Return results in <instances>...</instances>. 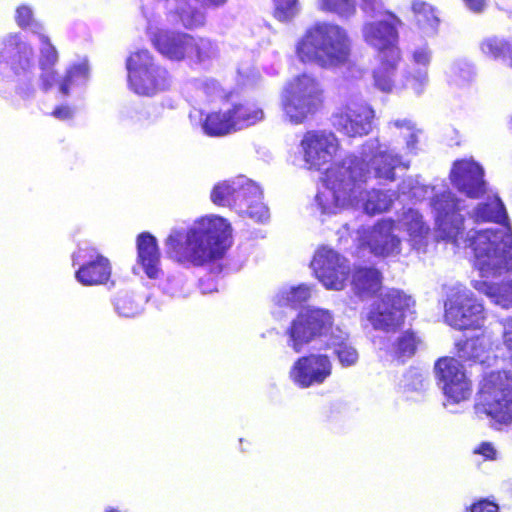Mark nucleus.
Segmentation results:
<instances>
[{"instance_id": "nucleus-1", "label": "nucleus", "mask_w": 512, "mask_h": 512, "mask_svg": "<svg viewBox=\"0 0 512 512\" xmlns=\"http://www.w3.org/2000/svg\"><path fill=\"white\" fill-rule=\"evenodd\" d=\"M463 210V228L458 241H450L458 248L470 247L475 257V267L482 280H475L473 286L502 307H512V280L495 284L489 278L500 276L512 270V232L505 223L507 214L500 198L488 195L485 202L478 203L472 210L468 202Z\"/></svg>"}, {"instance_id": "nucleus-2", "label": "nucleus", "mask_w": 512, "mask_h": 512, "mask_svg": "<svg viewBox=\"0 0 512 512\" xmlns=\"http://www.w3.org/2000/svg\"><path fill=\"white\" fill-rule=\"evenodd\" d=\"M368 179L369 170L364 169L355 157L332 162L322 172L315 206L323 215H336L350 208H362L368 215L388 211L395 193L379 189L365 191Z\"/></svg>"}, {"instance_id": "nucleus-3", "label": "nucleus", "mask_w": 512, "mask_h": 512, "mask_svg": "<svg viewBox=\"0 0 512 512\" xmlns=\"http://www.w3.org/2000/svg\"><path fill=\"white\" fill-rule=\"evenodd\" d=\"M230 224L222 217L209 215L190 226L171 230L165 245L167 254L184 265L202 266L221 258L230 245Z\"/></svg>"}, {"instance_id": "nucleus-4", "label": "nucleus", "mask_w": 512, "mask_h": 512, "mask_svg": "<svg viewBox=\"0 0 512 512\" xmlns=\"http://www.w3.org/2000/svg\"><path fill=\"white\" fill-rule=\"evenodd\" d=\"M284 336L286 346L294 353L299 354L317 341L325 339L342 367L355 366L359 361L357 349L349 342V333L334 326L333 313L327 309H302L285 329Z\"/></svg>"}, {"instance_id": "nucleus-5", "label": "nucleus", "mask_w": 512, "mask_h": 512, "mask_svg": "<svg viewBox=\"0 0 512 512\" xmlns=\"http://www.w3.org/2000/svg\"><path fill=\"white\" fill-rule=\"evenodd\" d=\"M0 51V95L14 106L35 96L34 51L20 34L4 37Z\"/></svg>"}, {"instance_id": "nucleus-6", "label": "nucleus", "mask_w": 512, "mask_h": 512, "mask_svg": "<svg viewBox=\"0 0 512 512\" xmlns=\"http://www.w3.org/2000/svg\"><path fill=\"white\" fill-rule=\"evenodd\" d=\"M352 40L348 31L332 22L310 26L295 44L297 59L304 64L335 69L349 64Z\"/></svg>"}, {"instance_id": "nucleus-7", "label": "nucleus", "mask_w": 512, "mask_h": 512, "mask_svg": "<svg viewBox=\"0 0 512 512\" xmlns=\"http://www.w3.org/2000/svg\"><path fill=\"white\" fill-rule=\"evenodd\" d=\"M503 343L510 369L484 375L475 405L476 413L490 418L496 428L512 424V318L503 323Z\"/></svg>"}, {"instance_id": "nucleus-8", "label": "nucleus", "mask_w": 512, "mask_h": 512, "mask_svg": "<svg viewBox=\"0 0 512 512\" xmlns=\"http://www.w3.org/2000/svg\"><path fill=\"white\" fill-rule=\"evenodd\" d=\"M398 197L415 201L429 198L439 237L445 241H458L463 228L461 212L465 210L466 204L452 191L423 185L417 177H407L399 185Z\"/></svg>"}, {"instance_id": "nucleus-9", "label": "nucleus", "mask_w": 512, "mask_h": 512, "mask_svg": "<svg viewBox=\"0 0 512 512\" xmlns=\"http://www.w3.org/2000/svg\"><path fill=\"white\" fill-rule=\"evenodd\" d=\"M211 200L219 206H228L241 215L264 222L269 218V211L262 202L261 188L244 176L223 181L214 186Z\"/></svg>"}, {"instance_id": "nucleus-10", "label": "nucleus", "mask_w": 512, "mask_h": 512, "mask_svg": "<svg viewBox=\"0 0 512 512\" xmlns=\"http://www.w3.org/2000/svg\"><path fill=\"white\" fill-rule=\"evenodd\" d=\"M38 38L40 41L39 66L41 69L38 82L41 89L47 91L56 87L59 94L64 97L77 93L80 88L86 85L89 79L87 61L83 60L70 65L65 75L59 76L54 70L58 61V53L55 47L43 32L38 35Z\"/></svg>"}, {"instance_id": "nucleus-11", "label": "nucleus", "mask_w": 512, "mask_h": 512, "mask_svg": "<svg viewBox=\"0 0 512 512\" xmlns=\"http://www.w3.org/2000/svg\"><path fill=\"white\" fill-rule=\"evenodd\" d=\"M323 101L320 82L310 74L293 77L281 93V108L287 121L301 124L315 113Z\"/></svg>"}, {"instance_id": "nucleus-12", "label": "nucleus", "mask_w": 512, "mask_h": 512, "mask_svg": "<svg viewBox=\"0 0 512 512\" xmlns=\"http://www.w3.org/2000/svg\"><path fill=\"white\" fill-rule=\"evenodd\" d=\"M128 84L138 95L153 96L171 85L169 72L155 63L146 49L138 50L127 58Z\"/></svg>"}, {"instance_id": "nucleus-13", "label": "nucleus", "mask_w": 512, "mask_h": 512, "mask_svg": "<svg viewBox=\"0 0 512 512\" xmlns=\"http://www.w3.org/2000/svg\"><path fill=\"white\" fill-rule=\"evenodd\" d=\"M142 12L149 22H157L163 12L172 24H178L188 30L203 27L206 12L199 7L198 0H141Z\"/></svg>"}, {"instance_id": "nucleus-14", "label": "nucleus", "mask_w": 512, "mask_h": 512, "mask_svg": "<svg viewBox=\"0 0 512 512\" xmlns=\"http://www.w3.org/2000/svg\"><path fill=\"white\" fill-rule=\"evenodd\" d=\"M486 314L473 293L462 286L452 288L445 302V321L458 330L481 329Z\"/></svg>"}, {"instance_id": "nucleus-15", "label": "nucleus", "mask_w": 512, "mask_h": 512, "mask_svg": "<svg viewBox=\"0 0 512 512\" xmlns=\"http://www.w3.org/2000/svg\"><path fill=\"white\" fill-rule=\"evenodd\" d=\"M413 306L414 300L409 295L397 289H389L372 304L367 320L375 329L394 331L403 324Z\"/></svg>"}, {"instance_id": "nucleus-16", "label": "nucleus", "mask_w": 512, "mask_h": 512, "mask_svg": "<svg viewBox=\"0 0 512 512\" xmlns=\"http://www.w3.org/2000/svg\"><path fill=\"white\" fill-rule=\"evenodd\" d=\"M346 157H355L357 161L366 170H369V178L373 175L380 180L393 181L395 179V169L398 167H409V162L403 155L394 153V150L385 144H381L378 139H370L363 146L361 156L354 154Z\"/></svg>"}, {"instance_id": "nucleus-17", "label": "nucleus", "mask_w": 512, "mask_h": 512, "mask_svg": "<svg viewBox=\"0 0 512 512\" xmlns=\"http://www.w3.org/2000/svg\"><path fill=\"white\" fill-rule=\"evenodd\" d=\"M340 149L337 136L326 130L307 131L299 144L304 166L310 170L320 171L331 163Z\"/></svg>"}, {"instance_id": "nucleus-18", "label": "nucleus", "mask_w": 512, "mask_h": 512, "mask_svg": "<svg viewBox=\"0 0 512 512\" xmlns=\"http://www.w3.org/2000/svg\"><path fill=\"white\" fill-rule=\"evenodd\" d=\"M333 372V360L322 352H311L298 357L291 365L288 376L302 389L323 385Z\"/></svg>"}, {"instance_id": "nucleus-19", "label": "nucleus", "mask_w": 512, "mask_h": 512, "mask_svg": "<svg viewBox=\"0 0 512 512\" xmlns=\"http://www.w3.org/2000/svg\"><path fill=\"white\" fill-rule=\"evenodd\" d=\"M435 377L445 397L460 403L472 394V381L463 365L454 357H442L434 365Z\"/></svg>"}, {"instance_id": "nucleus-20", "label": "nucleus", "mask_w": 512, "mask_h": 512, "mask_svg": "<svg viewBox=\"0 0 512 512\" xmlns=\"http://www.w3.org/2000/svg\"><path fill=\"white\" fill-rule=\"evenodd\" d=\"M316 278L329 290L340 291L346 286L350 273L349 261L328 246L320 247L311 262Z\"/></svg>"}, {"instance_id": "nucleus-21", "label": "nucleus", "mask_w": 512, "mask_h": 512, "mask_svg": "<svg viewBox=\"0 0 512 512\" xmlns=\"http://www.w3.org/2000/svg\"><path fill=\"white\" fill-rule=\"evenodd\" d=\"M73 265L79 266L75 278L83 286L105 285L112 274L109 259L88 244L80 246L73 254Z\"/></svg>"}, {"instance_id": "nucleus-22", "label": "nucleus", "mask_w": 512, "mask_h": 512, "mask_svg": "<svg viewBox=\"0 0 512 512\" xmlns=\"http://www.w3.org/2000/svg\"><path fill=\"white\" fill-rule=\"evenodd\" d=\"M401 20L394 14H387L376 19H367L361 29L363 40L378 51L379 55L391 54L398 47V26Z\"/></svg>"}, {"instance_id": "nucleus-23", "label": "nucleus", "mask_w": 512, "mask_h": 512, "mask_svg": "<svg viewBox=\"0 0 512 512\" xmlns=\"http://www.w3.org/2000/svg\"><path fill=\"white\" fill-rule=\"evenodd\" d=\"M374 110L365 102L350 99L333 114V125L348 137L367 135L372 129Z\"/></svg>"}, {"instance_id": "nucleus-24", "label": "nucleus", "mask_w": 512, "mask_h": 512, "mask_svg": "<svg viewBox=\"0 0 512 512\" xmlns=\"http://www.w3.org/2000/svg\"><path fill=\"white\" fill-rule=\"evenodd\" d=\"M397 231L399 230L396 221L392 218H384L365 231L361 241L375 256H396L402 250V240L397 235Z\"/></svg>"}, {"instance_id": "nucleus-25", "label": "nucleus", "mask_w": 512, "mask_h": 512, "mask_svg": "<svg viewBox=\"0 0 512 512\" xmlns=\"http://www.w3.org/2000/svg\"><path fill=\"white\" fill-rule=\"evenodd\" d=\"M450 180L458 191L470 198H479L487 192L484 169L473 158H464L453 163Z\"/></svg>"}, {"instance_id": "nucleus-26", "label": "nucleus", "mask_w": 512, "mask_h": 512, "mask_svg": "<svg viewBox=\"0 0 512 512\" xmlns=\"http://www.w3.org/2000/svg\"><path fill=\"white\" fill-rule=\"evenodd\" d=\"M148 30L154 47L162 56L177 62L189 58L192 35L164 29L153 32L151 25L148 26Z\"/></svg>"}, {"instance_id": "nucleus-27", "label": "nucleus", "mask_w": 512, "mask_h": 512, "mask_svg": "<svg viewBox=\"0 0 512 512\" xmlns=\"http://www.w3.org/2000/svg\"><path fill=\"white\" fill-rule=\"evenodd\" d=\"M491 333L487 330L480 335L470 337L457 343V354L460 359L482 367H490L497 360Z\"/></svg>"}, {"instance_id": "nucleus-28", "label": "nucleus", "mask_w": 512, "mask_h": 512, "mask_svg": "<svg viewBox=\"0 0 512 512\" xmlns=\"http://www.w3.org/2000/svg\"><path fill=\"white\" fill-rule=\"evenodd\" d=\"M398 230L406 232L407 241L417 251H424L428 245L430 227L418 210L408 208L395 220Z\"/></svg>"}, {"instance_id": "nucleus-29", "label": "nucleus", "mask_w": 512, "mask_h": 512, "mask_svg": "<svg viewBox=\"0 0 512 512\" xmlns=\"http://www.w3.org/2000/svg\"><path fill=\"white\" fill-rule=\"evenodd\" d=\"M401 61V51L393 50L391 54L379 55V65L373 69V85L381 92L391 93L402 87L396 81L398 66Z\"/></svg>"}, {"instance_id": "nucleus-30", "label": "nucleus", "mask_w": 512, "mask_h": 512, "mask_svg": "<svg viewBox=\"0 0 512 512\" xmlns=\"http://www.w3.org/2000/svg\"><path fill=\"white\" fill-rule=\"evenodd\" d=\"M138 266L149 278H158L161 274L160 253L157 241L149 233H142L137 238Z\"/></svg>"}, {"instance_id": "nucleus-31", "label": "nucleus", "mask_w": 512, "mask_h": 512, "mask_svg": "<svg viewBox=\"0 0 512 512\" xmlns=\"http://www.w3.org/2000/svg\"><path fill=\"white\" fill-rule=\"evenodd\" d=\"M198 124L208 136H225L235 132L230 108L207 114L200 113Z\"/></svg>"}, {"instance_id": "nucleus-32", "label": "nucleus", "mask_w": 512, "mask_h": 512, "mask_svg": "<svg viewBox=\"0 0 512 512\" xmlns=\"http://www.w3.org/2000/svg\"><path fill=\"white\" fill-rule=\"evenodd\" d=\"M351 284L354 292L360 297L371 296L381 288L382 275L373 267H355Z\"/></svg>"}, {"instance_id": "nucleus-33", "label": "nucleus", "mask_w": 512, "mask_h": 512, "mask_svg": "<svg viewBox=\"0 0 512 512\" xmlns=\"http://www.w3.org/2000/svg\"><path fill=\"white\" fill-rule=\"evenodd\" d=\"M229 108L235 132L256 125L265 117L262 107L251 101L234 103Z\"/></svg>"}, {"instance_id": "nucleus-34", "label": "nucleus", "mask_w": 512, "mask_h": 512, "mask_svg": "<svg viewBox=\"0 0 512 512\" xmlns=\"http://www.w3.org/2000/svg\"><path fill=\"white\" fill-rule=\"evenodd\" d=\"M479 48L486 57L502 60L512 67V36H488L480 42Z\"/></svg>"}, {"instance_id": "nucleus-35", "label": "nucleus", "mask_w": 512, "mask_h": 512, "mask_svg": "<svg viewBox=\"0 0 512 512\" xmlns=\"http://www.w3.org/2000/svg\"><path fill=\"white\" fill-rule=\"evenodd\" d=\"M412 11L418 29L428 37L434 36L438 30L439 19L433 7L426 2L414 0L412 2Z\"/></svg>"}, {"instance_id": "nucleus-36", "label": "nucleus", "mask_w": 512, "mask_h": 512, "mask_svg": "<svg viewBox=\"0 0 512 512\" xmlns=\"http://www.w3.org/2000/svg\"><path fill=\"white\" fill-rule=\"evenodd\" d=\"M311 296V287L306 284L297 286H282L274 294L272 301L279 307H295Z\"/></svg>"}, {"instance_id": "nucleus-37", "label": "nucleus", "mask_w": 512, "mask_h": 512, "mask_svg": "<svg viewBox=\"0 0 512 512\" xmlns=\"http://www.w3.org/2000/svg\"><path fill=\"white\" fill-rule=\"evenodd\" d=\"M390 126L397 129L399 137L403 138L405 141V145L402 148L404 155H416L419 150L422 130L408 119L395 120L390 123Z\"/></svg>"}, {"instance_id": "nucleus-38", "label": "nucleus", "mask_w": 512, "mask_h": 512, "mask_svg": "<svg viewBox=\"0 0 512 512\" xmlns=\"http://www.w3.org/2000/svg\"><path fill=\"white\" fill-rule=\"evenodd\" d=\"M191 42L192 47L188 60L201 66H207L212 60L217 58L219 49L212 40L192 35Z\"/></svg>"}, {"instance_id": "nucleus-39", "label": "nucleus", "mask_w": 512, "mask_h": 512, "mask_svg": "<svg viewBox=\"0 0 512 512\" xmlns=\"http://www.w3.org/2000/svg\"><path fill=\"white\" fill-rule=\"evenodd\" d=\"M186 89L196 100L210 99L219 96L222 92L219 82L209 77L190 80L187 83Z\"/></svg>"}, {"instance_id": "nucleus-40", "label": "nucleus", "mask_w": 512, "mask_h": 512, "mask_svg": "<svg viewBox=\"0 0 512 512\" xmlns=\"http://www.w3.org/2000/svg\"><path fill=\"white\" fill-rule=\"evenodd\" d=\"M144 299L127 291H120L114 299V308L119 316L135 317L143 310Z\"/></svg>"}, {"instance_id": "nucleus-41", "label": "nucleus", "mask_w": 512, "mask_h": 512, "mask_svg": "<svg viewBox=\"0 0 512 512\" xmlns=\"http://www.w3.org/2000/svg\"><path fill=\"white\" fill-rule=\"evenodd\" d=\"M405 84L404 87H407L413 91L416 95H422L427 89L430 79H429V67L427 66H418L411 65L409 63L408 68L405 72Z\"/></svg>"}, {"instance_id": "nucleus-42", "label": "nucleus", "mask_w": 512, "mask_h": 512, "mask_svg": "<svg viewBox=\"0 0 512 512\" xmlns=\"http://www.w3.org/2000/svg\"><path fill=\"white\" fill-rule=\"evenodd\" d=\"M317 7L320 11L332 13L341 19H351L357 13L355 0H317Z\"/></svg>"}, {"instance_id": "nucleus-43", "label": "nucleus", "mask_w": 512, "mask_h": 512, "mask_svg": "<svg viewBox=\"0 0 512 512\" xmlns=\"http://www.w3.org/2000/svg\"><path fill=\"white\" fill-rule=\"evenodd\" d=\"M419 344V339L413 331L407 330L397 337L387 348L388 352L397 358L411 357Z\"/></svg>"}, {"instance_id": "nucleus-44", "label": "nucleus", "mask_w": 512, "mask_h": 512, "mask_svg": "<svg viewBox=\"0 0 512 512\" xmlns=\"http://www.w3.org/2000/svg\"><path fill=\"white\" fill-rule=\"evenodd\" d=\"M273 15L282 23L292 22L300 13L299 0H273Z\"/></svg>"}, {"instance_id": "nucleus-45", "label": "nucleus", "mask_w": 512, "mask_h": 512, "mask_svg": "<svg viewBox=\"0 0 512 512\" xmlns=\"http://www.w3.org/2000/svg\"><path fill=\"white\" fill-rule=\"evenodd\" d=\"M15 20L18 26L29 29L34 34L39 35L44 31L43 25L34 18L33 10L28 5L23 4L17 7Z\"/></svg>"}, {"instance_id": "nucleus-46", "label": "nucleus", "mask_w": 512, "mask_h": 512, "mask_svg": "<svg viewBox=\"0 0 512 512\" xmlns=\"http://www.w3.org/2000/svg\"><path fill=\"white\" fill-rule=\"evenodd\" d=\"M433 50L427 42L415 43L409 50L408 60L411 65L430 67Z\"/></svg>"}, {"instance_id": "nucleus-47", "label": "nucleus", "mask_w": 512, "mask_h": 512, "mask_svg": "<svg viewBox=\"0 0 512 512\" xmlns=\"http://www.w3.org/2000/svg\"><path fill=\"white\" fill-rule=\"evenodd\" d=\"M446 75L451 83L458 85L471 78L472 69L468 62L464 60H455L448 66Z\"/></svg>"}, {"instance_id": "nucleus-48", "label": "nucleus", "mask_w": 512, "mask_h": 512, "mask_svg": "<svg viewBox=\"0 0 512 512\" xmlns=\"http://www.w3.org/2000/svg\"><path fill=\"white\" fill-rule=\"evenodd\" d=\"M163 290L166 294L174 298H185L189 294V287L182 276L168 277Z\"/></svg>"}, {"instance_id": "nucleus-49", "label": "nucleus", "mask_w": 512, "mask_h": 512, "mask_svg": "<svg viewBox=\"0 0 512 512\" xmlns=\"http://www.w3.org/2000/svg\"><path fill=\"white\" fill-rule=\"evenodd\" d=\"M358 5L368 19H376L391 14L386 11L384 0H358Z\"/></svg>"}, {"instance_id": "nucleus-50", "label": "nucleus", "mask_w": 512, "mask_h": 512, "mask_svg": "<svg viewBox=\"0 0 512 512\" xmlns=\"http://www.w3.org/2000/svg\"><path fill=\"white\" fill-rule=\"evenodd\" d=\"M474 453L481 455L485 460H496L498 452L491 442H482L475 447Z\"/></svg>"}, {"instance_id": "nucleus-51", "label": "nucleus", "mask_w": 512, "mask_h": 512, "mask_svg": "<svg viewBox=\"0 0 512 512\" xmlns=\"http://www.w3.org/2000/svg\"><path fill=\"white\" fill-rule=\"evenodd\" d=\"M468 512H498V506L490 501L482 500L473 504Z\"/></svg>"}, {"instance_id": "nucleus-52", "label": "nucleus", "mask_w": 512, "mask_h": 512, "mask_svg": "<svg viewBox=\"0 0 512 512\" xmlns=\"http://www.w3.org/2000/svg\"><path fill=\"white\" fill-rule=\"evenodd\" d=\"M75 114V110L71 108L70 106L61 105L54 109L52 112V115L59 119V120H69L71 119Z\"/></svg>"}, {"instance_id": "nucleus-53", "label": "nucleus", "mask_w": 512, "mask_h": 512, "mask_svg": "<svg viewBox=\"0 0 512 512\" xmlns=\"http://www.w3.org/2000/svg\"><path fill=\"white\" fill-rule=\"evenodd\" d=\"M199 7L205 12V9H219L224 7L229 0H198Z\"/></svg>"}, {"instance_id": "nucleus-54", "label": "nucleus", "mask_w": 512, "mask_h": 512, "mask_svg": "<svg viewBox=\"0 0 512 512\" xmlns=\"http://www.w3.org/2000/svg\"><path fill=\"white\" fill-rule=\"evenodd\" d=\"M347 73H348L347 77H349V78L362 79L366 74V70L364 67L359 66L357 64H350L348 67Z\"/></svg>"}, {"instance_id": "nucleus-55", "label": "nucleus", "mask_w": 512, "mask_h": 512, "mask_svg": "<svg viewBox=\"0 0 512 512\" xmlns=\"http://www.w3.org/2000/svg\"><path fill=\"white\" fill-rule=\"evenodd\" d=\"M465 6L472 12H481L486 4V0H463Z\"/></svg>"}, {"instance_id": "nucleus-56", "label": "nucleus", "mask_w": 512, "mask_h": 512, "mask_svg": "<svg viewBox=\"0 0 512 512\" xmlns=\"http://www.w3.org/2000/svg\"><path fill=\"white\" fill-rule=\"evenodd\" d=\"M105 512H121V511L117 508L108 507L105 509Z\"/></svg>"}, {"instance_id": "nucleus-57", "label": "nucleus", "mask_w": 512, "mask_h": 512, "mask_svg": "<svg viewBox=\"0 0 512 512\" xmlns=\"http://www.w3.org/2000/svg\"><path fill=\"white\" fill-rule=\"evenodd\" d=\"M374 344L379 347V349H386V347L382 346L381 343H377V341H374Z\"/></svg>"}, {"instance_id": "nucleus-58", "label": "nucleus", "mask_w": 512, "mask_h": 512, "mask_svg": "<svg viewBox=\"0 0 512 512\" xmlns=\"http://www.w3.org/2000/svg\"><path fill=\"white\" fill-rule=\"evenodd\" d=\"M418 379H419V383L421 385V387L423 386V378L421 375H418Z\"/></svg>"}]
</instances>
